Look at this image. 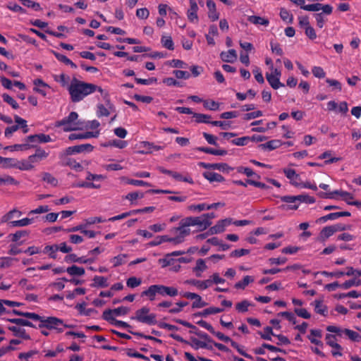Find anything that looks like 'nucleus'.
<instances>
[{
    "instance_id": "obj_21",
    "label": "nucleus",
    "mask_w": 361,
    "mask_h": 361,
    "mask_svg": "<svg viewBox=\"0 0 361 361\" xmlns=\"http://www.w3.org/2000/svg\"><path fill=\"white\" fill-rule=\"evenodd\" d=\"M33 162L30 160V157L26 159L17 160L16 169L20 171H30L34 169Z\"/></svg>"
},
{
    "instance_id": "obj_35",
    "label": "nucleus",
    "mask_w": 361,
    "mask_h": 361,
    "mask_svg": "<svg viewBox=\"0 0 361 361\" xmlns=\"http://www.w3.org/2000/svg\"><path fill=\"white\" fill-rule=\"evenodd\" d=\"M17 216V217H19L22 215V212L16 209H13L11 211H9L8 213L4 214L1 219V223H6L8 222L11 219H12L15 216Z\"/></svg>"
},
{
    "instance_id": "obj_26",
    "label": "nucleus",
    "mask_w": 361,
    "mask_h": 361,
    "mask_svg": "<svg viewBox=\"0 0 361 361\" xmlns=\"http://www.w3.org/2000/svg\"><path fill=\"white\" fill-rule=\"evenodd\" d=\"M266 78L271 87L274 90L284 87V85L280 82V79L278 77H274L273 73H266Z\"/></svg>"
},
{
    "instance_id": "obj_41",
    "label": "nucleus",
    "mask_w": 361,
    "mask_h": 361,
    "mask_svg": "<svg viewBox=\"0 0 361 361\" xmlns=\"http://www.w3.org/2000/svg\"><path fill=\"white\" fill-rule=\"evenodd\" d=\"M193 117L195 118V121L198 123H210L211 124V116L204 114H193Z\"/></svg>"
},
{
    "instance_id": "obj_38",
    "label": "nucleus",
    "mask_w": 361,
    "mask_h": 361,
    "mask_svg": "<svg viewBox=\"0 0 361 361\" xmlns=\"http://www.w3.org/2000/svg\"><path fill=\"white\" fill-rule=\"evenodd\" d=\"M66 271L71 276H82L85 274V269L76 265H72L66 269Z\"/></svg>"
},
{
    "instance_id": "obj_37",
    "label": "nucleus",
    "mask_w": 361,
    "mask_h": 361,
    "mask_svg": "<svg viewBox=\"0 0 361 361\" xmlns=\"http://www.w3.org/2000/svg\"><path fill=\"white\" fill-rule=\"evenodd\" d=\"M75 154H78L75 145L68 147L63 152H61L59 154V157L61 161H65L67 158H68V156Z\"/></svg>"
},
{
    "instance_id": "obj_11",
    "label": "nucleus",
    "mask_w": 361,
    "mask_h": 361,
    "mask_svg": "<svg viewBox=\"0 0 361 361\" xmlns=\"http://www.w3.org/2000/svg\"><path fill=\"white\" fill-rule=\"evenodd\" d=\"M35 154L30 155V160L34 164L38 163L40 161L45 159L49 156V152H47L45 150L42 149L40 147L36 145Z\"/></svg>"
},
{
    "instance_id": "obj_57",
    "label": "nucleus",
    "mask_w": 361,
    "mask_h": 361,
    "mask_svg": "<svg viewBox=\"0 0 361 361\" xmlns=\"http://www.w3.org/2000/svg\"><path fill=\"white\" fill-rule=\"evenodd\" d=\"M334 233V231L331 226L324 227L320 232V238L325 240Z\"/></svg>"
},
{
    "instance_id": "obj_51",
    "label": "nucleus",
    "mask_w": 361,
    "mask_h": 361,
    "mask_svg": "<svg viewBox=\"0 0 361 361\" xmlns=\"http://www.w3.org/2000/svg\"><path fill=\"white\" fill-rule=\"evenodd\" d=\"M213 170H219L222 172H230L231 171L233 170V169L231 166H229L226 163H216L213 164Z\"/></svg>"
},
{
    "instance_id": "obj_55",
    "label": "nucleus",
    "mask_w": 361,
    "mask_h": 361,
    "mask_svg": "<svg viewBox=\"0 0 361 361\" xmlns=\"http://www.w3.org/2000/svg\"><path fill=\"white\" fill-rule=\"evenodd\" d=\"M169 236L168 235H159L154 240L150 241L148 245L150 247L157 246L162 243L168 242Z\"/></svg>"
},
{
    "instance_id": "obj_9",
    "label": "nucleus",
    "mask_w": 361,
    "mask_h": 361,
    "mask_svg": "<svg viewBox=\"0 0 361 361\" xmlns=\"http://www.w3.org/2000/svg\"><path fill=\"white\" fill-rule=\"evenodd\" d=\"M170 337L177 341L190 344L191 345V347L195 350H197L199 348H207V345H206V342L200 341L196 338H191L192 343H190L189 342L184 340L180 336H179L178 334H171Z\"/></svg>"
},
{
    "instance_id": "obj_47",
    "label": "nucleus",
    "mask_w": 361,
    "mask_h": 361,
    "mask_svg": "<svg viewBox=\"0 0 361 361\" xmlns=\"http://www.w3.org/2000/svg\"><path fill=\"white\" fill-rule=\"evenodd\" d=\"M343 332L353 341H360L361 339V336L357 332L353 330L344 329Z\"/></svg>"
},
{
    "instance_id": "obj_56",
    "label": "nucleus",
    "mask_w": 361,
    "mask_h": 361,
    "mask_svg": "<svg viewBox=\"0 0 361 361\" xmlns=\"http://www.w3.org/2000/svg\"><path fill=\"white\" fill-rule=\"evenodd\" d=\"M16 259L9 257H0V269L8 268L11 266L13 261Z\"/></svg>"
},
{
    "instance_id": "obj_48",
    "label": "nucleus",
    "mask_w": 361,
    "mask_h": 361,
    "mask_svg": "<svg viewBox=\"0 0 361 361\" xmlns=\"http://www.w3.org/2000/svg\"><path fill=\"white\" fill-rule=\"evenodd\" d=\"M75 146H76V149H77L78 154L86 153V152L89 153V152H91L94 149V147L91 144H88V143L78 145H75Z\"/></svg>"
},
{
    "instance_id": "obj_29",
    "label": "nucleus",
    "mask_w": 361,
    "mask_h": 361,
    "mask_svg": "<svg viewBox=\"0 0 361 361\" xmlns=\"http://www.w3.org/2000/svg\"><path fill=\"white\" fill-rule=\"evenodd\" d=\"M283 171L285 176H286V178H288L289 180H290V183L292 185L297 186V187L300 186V185L297 182L294 181L295 179H297L299 178V175L296 173V172L294 169H284Z\"/></svg>"
},
{
    "instance_id": "obj_14",
    "label": "nucleus",
    "mask_w": 361,
    "mask_h": 361,
    "mask_svg": "<svg viewBox=\"0 0 361 361\" xmlns=\"http://www.w3.org/2000/svg\"><path fill=\"white\" fill-rule=\"evenodd\" d=\"M188 227V225L185 224L184 219H182L179 223V226L173 228L172 231L178 233V235L184 240L190 233V229Z\"/></svg>"
},
{
    "instance_id": "obj_42",
    "label": "nucleus",
    "mask_w": 361,
    "mask_h": 361,
    "mask_svg": "<svg viewBox=\"0 0 361 361\" xmlns=\"http://www.w3.org/2000/svg\"><path fill=\"white\" fill-rule=\"evenodd\" d=\"M225 230V226L221 220H219L216 225L210 227L209 229V234H217L224 232Z\"/></svg>"
},
{
    "instance_id": "obj_62",
    "label": "nucleus",
    "mask_w": 361,
    "mask_h": 361,
    "mask_svg": "<svg viewBox=\"0 0 361 361\" xmlns=\"http://www.w3.org/2000/svg\"><path fill=\"white\" fill-rule=\"evenodd\" d=\"M250 253V250L247 249H238L232 251L230 254L231 257H240L242 256L248 255Z\"/></svg>"
},
{
    "instance_id": "obj_44",
    "label": "nucleus",
    "mask_w": 361,
    "mask_h": 361,
    "mask_svg": "<svg viewBox=\"0 0 361 361\" xmlns=\"http://www.w3.org/2000/svg\"><path fill=\"white\" fill-rule=\"evenodd\" d=\"M161 42L162 46L169 49L173 50L174 49V44L171 37L170 36H162L161 39Z\"/></svg>"
},
{
    "instance_id": "obj_43",
    "label": "nucleus",
    "mask_w": 361,
    "mask_h": 361,
    "mask_svg": "<svg viewBox=\"0 0 361 361\" xmlns=\"http://www.w3.org/2000/svg\"><path fill=\"white\" fill-rule=\"evenodd\" d=\"M254 281V279L250 276H245L243 280L238 281L235 284V288L238 289H244L248 284Z\"/></svg>"
},
{
    "instance_id": "obj_32",
    "label": "nucleus",
    "mask_w": 361,
    "mask_h": 361,
    "mask_svg": "<svg viewBox=\"0 0 361 361\" xmlns=\"http://www.w3.org/2000/svg\"><path fill=\"white\" fill-rule=\"evenodd\" d=\"M91 286L93 287L106 288L108 286L107 279L102 276H95Z\"/></svg>"
},
{
    "instance_id": "obj_58",
    "label": "nucleus",
    "mask_w": 361,
    "mask_h": 361,
    "mask_svg": "<svg viewBox=\"0 0 361 361\" xmlns=\"http://www.w3.org/2000/svg\"><path fill=\"white\" fill-rule=\"evenodd\" d=\"M144 197L143 192H130L126 196V199L130 201L131 204H133L134 201L137 199H142Z\"/></svg>"
},
{
    "instance_id": "obj_31",
    "label": "nucleus",
    "mask_w": 361,
    "mask_h": 361,
    "mask_svg": "<svg viewBox=\"0 0 361 361\" xmlns=\"http://www.w3.org/2000/svg\"><path fill=\"white\" fill-rule=\"evenodd\" d=\"M247 20L250 23H253L255 25H262L264 26H268L269 24V21L268 19L257 16H248Z\"/></svg>"
},
{
    "instance_id": "obj_50",
    "label": "nucleus",
    "mask_w": 361,
    "mask_h": 361,
    "mask_svg": "<svg viewBox=\"0 0 361 361\" xmlns=\"http://www.w3.org/2000/svg\"><path fill=\"white\" fill-rule=\"evenodd\" d=\"M280 17L284 21H288V23H292L293 20V15L286 8H282L280 10Z\"/></svg>"
},
{
    "instance_id": "obj_28",
    "label": "nucleus",
    "mask_w": 361,
    "mask_h": 361,
    "mask_svg": "<svg viewBox=\"0 0 361 361\" xmlns=\"http://www.w3.org/2000/svg\"><path fill=\"white\" fill-rule=\"evenodd\" d=\"M87 303L82 302L76 305L75 308L78 310L80 314L85 316H90L93 312H95L93 308H86Z\"/></svg>"
},
{
    "instance_id": "obj_25",
    "label": "nucleus",
    "mask_w": 361,
    "mask_h": 361,
    "mask_svg": "<svg viewBox=\"0 0 361 361\" xmlns=\"http://www.w3.org/2000/svg\"><path fill=\"white\" fill-rule=\"evenodd\" d=\"M188 298L193 300L192 305V308H201L207 305V303L204 301L200 295H185Z\"/></svg>"
},
{
    "instance_id": "obj_39",
    "label": "nucleus",
    "mask_w": 361,
    "mask_h": 361,
    "mask_svg": "<svg viewBox=\"0 0 361 361\" xmlns=\"http://www.w3.org/2000/svg\"><path fill=\"white\" fill-rule=\"evenodd\" d=\"M57 251H58L57 244H54V245H46L44 248L43 252L44 254H48L49 257L51 259H56Z\"/></svg>"
},
{
    "instance_id": "obj_45",
    "label": "nucleus",
    "mask_w": 361,
    "mask_h": 361,
    "mask_svg": "<svg viewBox=\"0 0 361 361\" xmlns=\"http://www.w3.org/2000/svg\"><path fill=\"white\" fill-rule=\"evenodd\" d=\"M259 334L262 338L267 341H271V336H276V334L273 332L272 327L271 326H266L264 329V332H259Z\"/></svg>"
},
{
    "instance_id": "obj_4",
    "label": "nucleus",
    "mask_w": 361,
    "mask_h": 361,
    "mask_svg": "<svg viewBox=\"0 0 361 361\" xmlns=\"http://www.w3.org/2000/svg\"><path fill=\"white\" fill-rule=\"evenodd\" d=\"M63 320L56 317H44L41 323L39 324V329L46 328L49 330H56L58 333L63 331L62 325Z\"/></svg>"
},
{
    "instance_id": "obj_33",
    "label": "nucleus",
    "mask_w": 361,
    "mask_h": 361,
    "mask_svg": "<svg viewBox=\"0 0 361 361\" xmlns=\"http://www.w3.org/2000/svg\"><path fill=\"white\" fill-rule=\"evenodd\" d=\"M254 306V304L247 300H243L240 302L236 303L235 310L240 313H245L248 311L249 307Z\"/></svg>"
},
{
    "instance_id": "obj_30",
    "label": "nucleus",
    "mask_w": 361,
    "mask_h": 361,
    "mask_svg": "<svg viewBox=\"0 0 361 361\" xmlns=\"http://www.w3.org/2000/svg\"><path fill=\"white\" fill-rule=\"evenodd\" d=\"M61 164L64 166H68L71 169H73L78 171H81L83 169L82 165L77 162L75 159L71 158H67L65 161H61Z\"/></svg>"
},
{
    "instance_id": "obj_54",
    "label": "nucleus",
    "mask_w": 361,
    "mask_h": 361,
    "mask_svg": "<svg viewBox=\"0 0 361 361\" xmlns=\"http://www.w3.org/2000/svg\"><path fill=\"white\" fill-rule=\"evenodd\" d=\"M127 255L121 254L118 255L111 259V262L114 263V267H116L126 263L125 259L127 257Z\"/></svg>"
},
{
    "instance_id": "obj_52",
    "label": "nucleus",
    "mask_w": 361,
    "mask_h": 361,
    "mask_svg": "<svg viewBox=\"0 0 361 361\" xmlns=\"http://www.w3.org/2000/svg\"><path fill=\"white\" fill-rule=\"evenodd\" d=\"M3 100L11 106V107L14 109H17L19 108L18 104L16 102V101L11 97L10 95H8L6 93H4L2 94Z\"/></svg>"
},
{
    "instance_id": "obj_1",
    "label": "nucleus",
    "mask_w": 361,
    "mask_h": 361,
    "mask_svg": "<svg viewBox=\"0 0 361 361\" xmlns=\"http://www.w3.org/2000/svg\"><path fill=\"white\" fill-rule=\"evenodd\" d=\"M71 100L73 103L82 101L87 96L96 91L103 94V89L92 83H89L78 80L74 78L68 87Z\"/></svg>"
},
{
    "instance_id": "obj_36",
    "label": "nucleus",
    "mask_w": 361,
    "mask_h": 361,
    "mask_svg": "<svg viewBox=\"0 0 361 361\" xmlns=\"http://www.w3.org/2000/svg\"><path fill=\"white\" fill-rule=\"evenodd\" d=\"M8 321L11 323H13V324H15L19 325V326L37 328V326L35 325H34L31 322H30L27 319H21V318L8 319Z\"/></svg>"
},
{
    "instance_id": "obj_46",
    "label": "nucleus",
    "mask_w": 361,
    "mask_h": 361,
    "mask_svg": "<svg viewBox=\"0 0 361 361\" xmlns=\"http://www.w3.org/2000/svg\"><path fill=\"white\" fill-rule=\"evenodd\" d=\"M128 332L134 336H138V337H140V338H144L147 340H150V341H153L156 343H160L161 344L163 343L162 340L159 339V338H155L152 336H148V335H145L144 334L142 333H140V332H135V331H133L130 329H128Z\"/></svg>"
},
{
    "instance_id": "obj_2",
    "label": "nucleus",
    "mask_w": 361,
    "mask_h": 361,
    "mask_svg": "<svg viewBox=\"0 0 361 361\" xmlns=\"http://www.w3.org/2000/svg\"><path fill=\"white\" fill-rule=\"evenodd\" d=\"M78 113L72 111L67 117L58 121L56 126H63V130L66 132L81 130L84 127V122L78 120Z\"/></svg>"
},
{
    "instance_id": "obj_18",
    "label": "nucleus",
    "mask_w": 361,
    "mask_h": 361,
    "mask_svg": "<svg viewBox=\"0 0 361 361\" xmlns=\"http://www.w3.org/2000/svg\"><path fill=\"white\" fill-rule=\"evenodd\" d=\"M203 177L209 180L210 183L212 182H218L221 183L225 180V178L224 176H222L221 174L215 173V172H211V171H204L202 173Z\"/></svg>"
},
{
    "instance_id": "obj_60",
    "label": "nucleus",
    "mask_w": 361,
    "mask_h": 361,
    "mask_svg": "<svg viewBox=\"0 0 361 361\" xmlns=\"http://www.w3.org/2000/svg\"><path fill=\"white\" fill-rule=\"evenodd\" d=\"M173 74L178 79H189L190 78V73L185 71L175 70L173 71Z\"/></svg>"
},
{
    "instance_id": "obj_27",
    "label": "nucleus",
    "mask_w": 361,
    "mask_h": 361,
    "mask_svg": "<svg viewBox=\"0 0 361 361\" xmlns=\"http://www.w3.org/2000/svg\"><path fill=\"white\" fill-rule=\"evenodd\" d=\"M34 222V218H24L20 220L9 221L8 224L11 227H23L32 224Z\"/></svg>"
},
{
    "instance_id": "obj_40",
    "label": "nucleus",
    "mask_w": 361,
    "mask_h": 361,
    "mask_svg": "<svg viewBox=\"0 0 361 361\" xmlns=\"http://www.w3.org/2000/svg\"><path fill=\"white\" fill-rule=\"evenodd\" d=\"M18 184H19V182L11 176L4 175L3 176H0V185H17Z\"/></svg>"
},
{
    "instance_id": "obj_64",
    "label": "nucleus",
    "mask_w": 361,
    "mask_h": 361,
    "mask_svg": "<svg viewBox=\"0 0 361 361\" xmlns=\"http://www.w3.org/2000/svg\"><path fill=\"white\" fill-rule=\"evenodd\" d=\"M312 72L314 76L318 78H324L326 75L324 69L320 66H314L312 69Z\"/></svg>"
},
{
    "instance_id": "obj_23",
    "label": "nucleus",
    "mask_w": 361,
    "mask_h": 361,
    "mask_svg": "<svg viewBox=\"0 0 361 361\" xmlns=\"http://www.w3.org/2000/svg\"><path fill=\"white\" fill-rule=\"evenodd\" d=\"M281 145V142L279 140H272L266 143L259 145L258 147L263 150L271 151L277 149Z\"/></svg>"
},
{
    "instance_id": "obj_19",
    "label": "nucleus",
    "mask_w": 361,
    "mask_h": 361,
    "mask_svg": "<svg viewBox=\"0 0 361 361\" xmlns=\"http://www.w3.org/2000/svg\"><path fill=\"white\" fill-rule=\"evenodd\" d=\"M196 150L216 156H225L228 154L226 149H215L206 147H198L196 148Z\"/></svg>"
},
{
    "instance_id": "obj_8",
    "label": "nucleus",
    "mask_w": 361,
    "mask_h": 361,
    "mask_svg": "<svg viewBox=\"0 0 361 361\" xmlns=\"http://www.w3.org/2000/svg\"><path fill=\"white\" fill-rule=\"evenodd\" d=\"M102 174H93L90 171L87 172L86 181H80L74 184V187L80 188H89L90 181H101L105 179Z\"/></svg>"
},
{
    "instance_id": "obj_22",
    "label": "nucleus",
    "mask_w": 361,
    "mask_h": 361,
    "mask_svg": "<svg viewBox=\"0 0 361 361\" xmlns=\"http://www.w3.org/2000/svg\"><path fill=\"white\" fill-rule=\"evenodd\" d=\"M32 147H36L35 145L29 144V143H23V144H15L13 145L6 146L4 149L9 150L11 152L13 151H27Z\"/></svg>"
},
{
    "instance_id": "obj_15",
    "label": "nucleus",
    "mask_w": 361,
    "mask_h": 361,
    "mask_svg": "<svg viewBox=\"0 0 361 361\" xmlns=\"http://www.w3.org/2000/svg\"><path fill=\"white\" fill-rule=\"evenodd\" d=\"M207 6L209 9L208 17L212 21H216L219 18V14L216 11V4L213 0L207 1Z\"/></svg>"
},
{
    "instance_id": "obj_49",
    "label": "nucleus",
    "mask_w": 361,
    "mask_h": 361,
    "mask_svg": "<svg viewBox=\"0 0 361 361\" xmlns=\"http://www.w3.org/2000/svg\"><path fill=\"white\" fill-rule=\"evenodd\" d=\"M236 171L238 173H244L247 177H251L252 176H255L257 178H259L260 176L257 174H256L252 169L248 167H244V166H238L236 168Z\"/></svg>"
},
{
    "instance_id": "obj_34",
    "label": "nucleus",
    "mask_w": 361,
    "mask_h": 361,
    "mask_svg": "<svg viewBox=\"0 0 361 361\" xmlns=\"http://www.w3.org/2000/svg\"><path fill=\"white\" fill-rule=\"evenodd\" d=\"M142 145L143 147H145L146 149L145 152H144V151L141 152L142 154L151 153L153 151H159V150H161L163 149L162 146L156 145L154 143L149 142H142Z\"/></svg>"
},
{
    "instance_id": "obj_3",
    "label": "nucleus",
    "mask_w": 361,
    "mask_h": 361,
    "mask_svg": "<svg viewBox=\"0 0 361 361\" xmlns=\"http://www.w3.org/2000/svg\"><path fill=\"white\" fill-rule=\"evenodd\" d=\"M131 319L148 325H154L157 323L156 314L150 313V310L147 307H142L136 310L135 316Z\"/></svg>"
},
{
    "instance_id": "obj_59",
    "label": "nucleus",
    "mask_w": 361,
    "mask_h": 361,
    "mask_svg": "<svg viewBox=\"0 0 361 361\" xmlns=\"http://www.w3.org/2000/svg\"><path fill=\"white\" fill-rule=\"evenodd\" d=\"M188 305V302L180 301L176 302L175 305L169 310V312L172 314L180 312L182 310L183 307L187 306Z\"/></svg>"
},
{
    "instance_id": "obj_12",
    "label": "nucleus",
    "mask_w": 361,
    "mask_h": 361,
    "mask_svg": "<svg viewBox=\"0 0 361 361\" xmlns=\"http://www.w3.org/2000/svg\"><path fill=\"white\" fill-rule=\"evenodd\" d=\"M190 8L187 11V17L191 23H197L198 6L195 0H190Z\"/></svg>"
},
{
    "instance_id": "obj_24",
    "label": "nucleus",
    "mask_w": 361,
    "mask_h": 361,
    "mask_svg": "<svg viewBox=\"0 0 361 361\" xmlns=\"http://www.w3.org/2000/svg\"><path fill=\"white\" fill-rule=\"evenodd\" d=\"M8 329L12 331L15 336L21 337L25 340L30 339V336L26 333V331L24 329H21L16 326H9Z\"/></svg>"
},
{
    "instance_id": "obj_53",
    "label": "nucleus",
    "mask_w": 361,
    "mask_h": 361,
    "mask_svg": "<svg viewBox=\"0 0 361 361\" xmlns=\"http://www.w3.org/2000/svg\"><path fill=\"white\" fill-rule=\"evenodd\" d=\"M203 106L205 109L211 111H216L219 108V104L213 100L203 101Z\"/></svg>"
},
{
    "instance_id": "obj_63",
    "label": "nucleus",
    "mask_w": 361,
    "mask_h": 361,
    "mask_svg": "<svg viewBox=\"0 0 361 361\" xmlns=\"http://www.w3.org/2000/svg\"><path fill=\"white\" fill-rule=\"evenodd\" d=\"M28 233H29L27 231H18L15 233L11 234L10 237L11 238V240L13 242H17L22 237L27 235Z\"/></svg>"
},
{
    "instance_id": "obj_13",
    "label": "nucleus",
    "mask_w": 361,
    "mask_h": 361,
    "mask_svg": "<svg viewBox=\"0 0 361 361\" xmlns=\"http://www.w3.org/2000/svg\"><path fill=\"white\" fill-rule=\"evenodd\" d=\"M312 306L314 307V310L317 314H321L324 317H326L328 314V307L324 303L322 300H315L314 301L310 303Z\"/></svg>"
},
{
    "instance_id": "obj_7",
    "label": "nucleus",
    "mask_w": 361,
    "mask_h": 361,
    "mask_svg": "<svg viewBox=\"0 0 361 361\" xmlns=\"http://www.w3.org/2000/svg\"><path fill=\"white\" fill-rule=\"evenodd\" d=\"M141 293H178V289L175 287H167L162 285L150 286L147 290Z\"/></svg>"
},
{
    "instance_id": "obj_17",
    "label": "nucleus",
    "mask_w": 361,
    "mask_h": 361,
    "mask_svg": "<svg viewBox=\"0 0 361 361\" xmlns=\"http://www.w3.org/2000/svg\"><path fill=\"white\" fill-rule=\"evenodd\" d=\"M322 333L320 329H311L310 334L307 336L310 342L314 345L322 346L323 343L317 338H321Z\"/></svg>"
},
{
    "instance_id": "obj_20",
    "label": "nucleus",
    "mask_w": 361,
    "mask_h": 361,
    "mask_svg": "<svg viewBox=\"0 0 361 361\" xmlns=\"http://www.w3.org/2000/svg\"><path fill=\"white\" fill-rule=\"evenodd\" d=\"M223 61L233 63L237 59V54L235 49H229L228 51H222L220 54Z\"/></svg>"
},
{
    "instance_id": "obj_5",
    "label": "nucleus",
    "mask_w": 361,
    "mask_h": 361,
    "mask_svg": "<svg viewBox=\"0 0 361 361\" xmlns=\"http://www.w3.org/2000/svg\"><path fill=\"white\" fill-rule=\"evenodd\" d=\"M282 202L286 203H298V205L302 202L307 204H313L315 202V199L306 194H301L299 195H285L280 197Z\"/></svg>"
},
{
    "instance_id": "obj_6",
    "label": "nucleus",
    "mask_w": 361,
    "mask_h": 361,
    "mask_svg": "<svg viewBox=\"0 0 361 361\" xmlns=\"http://www.w3.org/2000/svg\"><path fill=\"white\" fill-rule=\"evenodd\" d=\"M185 221V224L188 225V226H197L200 228V231L205 230L208 227H209L212 224V221H207L205 220H203L202 216H198V217H186L183 219Z\"/></svg>"
},
{
    "instance_id": "obj_16",
    "label": "nucleus",
    "mask_w": 361,
    "mask_h": 361,
    "mask_svg": "<svg viewBox=\"0 0 361 361\" xmlns=\"http://www.w3.org/2000/svg\"><path fill=\"white\" fill-rule=\"evenodd\" d=\"M99 131L97 132H85L84 133H71L68 136L70 140L88 139L91 137H97Z\"/></svg>"
},
{
    "instance_id": "obj_61",
    "label": "nucleus",
    "mask_w": 361,
    "mask_h": 361,
    "mask_svg": "<svg viewBox=\"0 0 361 361\" xmlns=\"http://www.w3.org/2000/svg\"><path fill=\"white\" fill-rule=\"evenodd\" d=\"M250 140V137L245 136L234 139L231 142L237 146H245L247 144L248 141Z\"/></svg>"
},
{
    "instance_id": "obj_10",
    "label": "nucleus",
    "mask_w": 361,
    "mask_h": 361,
    "mask_svg": "<svg viewBox=\"0 0 361 361\" xmlns=\"http://www.w3.org/2000/svg\"><path fill=\"white\" fill-rule=\"evenodd\" d=\"M325 340L326 341V344L329 346L332 347L333 348H336L338 351L332 350L331 354L333 356H341L342 353L341 350H342V347L340 344L336 343V336L333 334H327L325 337Z\"/></svg>"
}]
</instances>
